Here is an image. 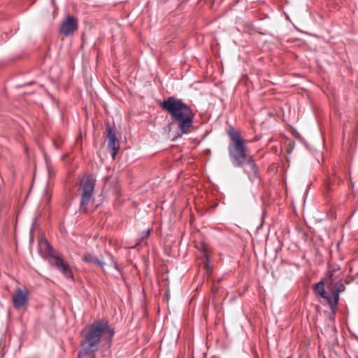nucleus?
Segmentation results:
<instances>
[{
  "mask_svg": "<svg viewBox=\"0 0 358 358\" xmlns=\"http://www.w3.org/2000/svg\"><path fill=\"white\" fill-rule=\"evenodd\" d=\"M83 260L85 262L90 263L99 266L101 268H103L105 265V262L102 260L99 259L97 257L94 256L92 254H86L83 257Z\"/></svg>",
  "mask_w": 358,
  "mask_h": 358,
  "instance_id": "9d476101",
  "label": "nucleus"
},
{
  "mask_svg": "<svg viewBox=\"0 0 358 358\" xmlns=\"http://www.w3.org/2000/svg\"><path fill=\"white\" fill-rule=\"evenodd\" d=\"M78 29V20L69 15L60 25V33L66 36L73 35Z\"/></svg>",
  "mask_w": 358,
  "mask_h": 358,
  "instance_id": "0eeeda50",
  "label": "nucleus"
},
{
  "mask_svg": "<svg viewBox=\"0 0 358 358\" xmlns=\"http://www.w3.org/2000/svg\"><path fill=\"white\" fill-rule=\"evenodd\" d=\"M246 168L245 169V172L247 173L249 176H255L257 173V169L254 164L252 156L248 157V160L245 162Z\"/></svg>",
  "mask_w": 358,
  "mask_h": 358,
  "instance_id": "9b49d317",
  "label": "nucleus"
},
{
  "mask_svg": "<svg viewBox=\"0 0 358 358\" xmlns=\"http://www.w3.org/2000/svg\"><path fill=\"white\" fill-rule=\"evenodd\" d=\"M315 290L316 293L318 294L322 298L324 299V297H326L327 295L325 294L326 293L324 290V285L323 281H320L315 285Z\"/></svg>",
  "mask_w": 358,
  "mask_h": 358,
  "instance_id": "ddd939ff",
  "label": "nucleus"
},
{
  "mask_svg": "<svg viewBox=\"0 0 358 358\" xmlns=\"http://www.w3.org/2000/svg\"><path fill=\"white\" fill-rule=\"evenodd\" d=\"M115 334L113 328L107 320H96L87 325L83 331L81 350L79 357L84 355H92L97 351L100 346L109 348Z\"/></svg>",
  "mask_w": 358,
  "mask_h": 358,
  "instance_id": "f257e3e1",
  "label": "nucleus"
},
{
  "mask_svg": "<svg viewBox=\"0 0 358 358\" xmlns=\"http://www.w3.org/2000/svg\"><path fill=\"white\" fill-rule=\"evenodd\" d=\"M50 198H51L50 194L48 193V190H45V193L44 195V199H45L47 201V202H48L50 200Z\"/></svg>",
  "mask_w": 358,
  "mask_h": 358,
  "instance_id": "dca6fc26",
  "label": "nucleus"
},
{
  "mask_svg": "<svg viewBox=\"0 0 358 358\" xmlns=\"http://www.w3.org/2000/svg\"><path fill=\"white\" fill-rule=\"evenodd\" d=\"M338 265L331 264L328 267V272L326 277L327 283L332 285L336 280H342V273Z\"/></svg>",
  "mask_w": 358,
  "mask_h": 358,
  "instance_id": "6e6552de",
  "label": "nucleus"
},
{
  "mask_svg": "<svg viewBox=\"0 0 358 358\" xmlns=\"http://www.w3.org/2000/svg\"><path fill=\"white\" fill-rule=\"evenodd\" d=\"M150 231H151V230L149 229H148V230L146 231V232H145V233H144V234H143V236H141V241H142L144 238H147V237L149 236V234H150Z\"/></svg>",
  "mask_w": 358,
  "mask_h": 358,
  "instance_id": "2eb2a0df",
  "label": "nucleus"
},
{
  "mask_svg": "<svg viewBox=\"0 0 358 358\" xmlns=\"http://www.w3.org/2000/svg\"><path fill=\"white\" fill-rule=\"evenodd\" d=\"M29 292L27 287H18L13 294L12 300L17 310H25L29 304Z\"/></svg>",
  "mask_w": 358,
  "mask_h": 358,
  "instance_id": "423d86ee",
  "label": "nucleus"
},
{
  "mask_svg": "<svg viewBox=\"0 0 358 358\" xmlns=\"http://www.w3.org/2000/svg\"><path fill=\"white\" fill-rule=\"evenodd\" d=\"M228 134L230 136L228 145L230 160L234 166L240 167L245 163L250 155L238 131L231 129L228 131Z\"/></svg>",
  "mask_w": 358,
  "mask_h": 358,
  "instance_id": "7ed1b4c3",
  "label": "nucleus"
},
{
  "mask_svg": "<svg viewBox=\"0 0 358 358\" xmlns=\"http://www.w3.org/2000/svg\"><path fill=\"white\" fill-rule=\"evenodd\" d=\"M161 106L170 114L173 122L182 134L189 132L194 115L188 105L180 99L170 96L162 101Z\"/></svg>",
  "mask_w": 358,
  "mask_h": 358,
  "instance_id": "f03ea898",
  "label": "nucleus"
},
{
  "mask_svg": "<svg viewBox=\"0 0 358 358\" xmlns=\"http://www.w3.org/2000/svg\"><path fill=\"white\" fill-rule=\"evenodd\" d=\"M344 289L345 287L343 284L341 282V281H338V282L336 283L333 292H337L339 294V293L342 292Z\"/></svg>",
  "mask_w": 358,
  "mask_h": 358,
  "instance_id": "4468645a",
  "label": "nucleus"
},
{
  "mask_svg": "<svg viewBox=\"0 0 358 358\" xmlns=\"http://www.w3.org/2000/svg\"><path fill=\"white\" fill-rule=\"evenodd\" d=\"M287 358H293V357L292 356H289Z\"/></svg>",
  "mask_w": 358,
  "mask_h": 358,
  "instance_id": "a211bd4d",
  "label": "nucleus"
},
{
  "mask_svg": "<svg viewBox=\"0 0 358 358\" xmlns=\"http://www.w3.org/2000/svg\"><path fill=\"white\" fill-rule=\"evenodd\" d=\"M48 252L46 258L49 264L55 266L67 278H72L73 273L69 264L64 261L61 254L55 250L52 247L47 244Z\"/></svg>",
  "mask_w": 358,
  "mask_h": 358,
  "instance_id": "39448f33",
  "label": "nucleus"
},
{
  "mask_svg": "<svg viewBox=\"0 0 358 358\" xmlns=\"http://www.w3.org/2000/svg\"><path fill=\"white\" fill-rule=\"evenodd\" d=\"M204 258H205V262L206 263H208V255H207V253L206 252H204Z\"/></svg>",
  "mask_w": 358,
  "mask_h": 358,
  "instance_id": "f3484780",
  "label": "nucleus"
},
{
  "mask_svg": "<svg viewBox=\"0 0 358 358\" xmlns=\"http://www.w3.org/2000/svg\"><path fill=\"white\" fill-rule=\"evenodd\" d=\"M324 299L327 300L331 308H332L337 306L338 301H339V296L337 292L334 293L332 292L331 296H326V297H324Z\"/></svg>",
  "mask_w": 358,
  "mask_h": 358,
  "instance_id": "f8f14e48",
  "label": "nucleus"
},
{
  "mask_svg": "<svg viewBox=\"0 0 358 358\" xmlns=\"http://www.w3.org/2000/svg\"><path fill=\"white\" fill-rule=\"evenodd\" d=\"M106 132V138L108 140V147L112 150L111 155L113 158H115V156L120 148L119 141L117 138L115 131L112 128L108 127Z\"/></svg>",
  "mask_w": 358,
  "mask_h": 358,
  "instance_id": "1a4fd4ad",
  "label": "nucleus"
},
{
  "mask_svg": "<svg viewBox=\"0 0 358 358\" xmlns=\"http://www.w3.org/2000/svg\"><path fill=\"white\" fill-rule=\"evenodd\" d=\"M95 179L92 176H85L80 182V210L87 213V206L93 201Z\"/></svg>",
  "mask_w": 358,
  "mask_h": 358,
  "instance_id": "20e7f679",
  "label": "nucleus"
}]
</instances>
